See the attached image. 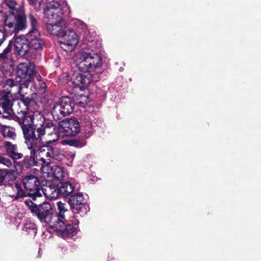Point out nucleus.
I'll use <instances>...</instances> for the list:
<instances>
[{
    "instance_id": "f257e3e1",
    "label": "nucleus",
    "mask_w": 261,
    "mask_h": 261,
    "mask_svg": "<svg viewBox=\"0 0 261 261\" xmlns=\"http://www.w3.org/2000/svg\"><path fill=\"white\" fill-rule=\"evenodd\" d=\"M24 203L43 225H48L49 228L57 232L58 236L68 239L76 235L79 220L74 217L71 218L67 216L68 212L65 203L61 201L57 203L59 214L54 215L51 205L48 202H43L38 206L31 200L27 199Z\"/></svg>"
},
{
    "instance_id": "f03ea898",
    "label": "nucleus",
    "mask_w": 261,
    "mask_h": 261,
    "mask_svg": "<svg viewBox=\"0 0 261 261\" xmlns=\"http://www.w3.org/2000/svg\"><path fill=\"white\" fill-rule=\"evenodd\" d=\"M75 62L79 69L72 75L70 82L75 87L84 90L89 84L97 79L91 72L102 66V59L97 53L87 49L81 50L75 56Z\"/></svg>"
},
{
    "instance_id": "7ed1b4c3",
    "label": "nucleus",
    "mask_w": 261,
    "mask_h": 261,
    "mask_svg": "<svg viewBox=\"0 0 261 261\" xmlns=\"http://www.w3.org/2000/svg\"><path fill=\"white\" fill-rule=\"evenodd\" d=\"M5 87L10 88L6 93H3L0 98V115L2 117L8 118L12 114L19 115L22 117L25 115L28 109L27 100H14L13 103L10 102V97L12 95L19 94L21 95V87L15 85L12 79H8L6 81Z\"/></svg>"
},
{
    "instance_id": "20e7f679",
    "label": "nucleus",
    "mask_w": 261,
    "mask_h": 261,
    "mask_svg": "<svg viewBox=\"0 0 261 261\" xmlns=\"http://www.w3.org/2000/svg\"><path fill=\"white\" fill-rule=\"evenodd\" d=\"M3 5L7 6L10 9L6 12L0 11V18L3 21L5 29L13 33H17L27 28L26 16L23 7H18L14 0H3ZM2 20L0 18V21Z\"/></svg>"
},
{
    "instance_id": "39448f33",
    "label": "nucleus",
    "mask_w": 261,
    "mask_h": 261,
    "mask_svg": "<svg viewBox=\"0 0 261 261\" xmlns=\"http://www.w3.org/2000/svg\"><path fill=\"white\" fill-rule=\"evenodd\" d=\"M36 132L37 137L34 132L29 137L24 139L28 148L39 147L38 149L39 152L40 147L44 145L49 146V143L57 141L60 137L58 126L52 122H46L40 128H37Z\"/></svg>"
},
{
    "instance_id": "423d86ee",
    "label": "nucleus",
    "mask_w": 261,
    "mask_h": 261,
    "mask_svg": "<svg viewBox=\"0 0 261 261\" xmlns=\"http://www.w3.org/2000/svg\"><path fill=\"white\" fill-rule=\"evenodd\" d=\"M30 4L34 6L36 9L46 3L44 14L47 19L51 22L55 21L64 20V17L69 16L70 13V8L66 0H28Z\"/></svg>"
},
{
    "instance_id": "0eeeda50",
    "label": "nucleus",
    "mask_w": 261,
    "mask_h": 261,
    "mask_svg": "<svg viewBox=\"0 0 261 261\" xmlns=\"http://www.w3.org/2000/svg\"><path fill=\"white\" fill-rule=\"evenodd\" d=\"M40 159L42 164V170L46 171L45 167L49 165L53 160L64 162L68 166H72L75 156L74 152L67 151L62 152L57 147L44 145L40 147Z\"/></svg>"
},
{
    "instance_id": "6e6552de",
    "label": "nucleus",
    "mask_w": 261,
    "mask_h": 261,
    "mask_svg": "<svg viewBox=\"0 0 261 261\" xmlns=\"http://www.w3.org/2000/svg\"><path fill=\"white\" fill-rule=\"evenodd\" d=\"M45 123L44 117L39 111L24 115L21 125L24 137H29L35 129L37 130V128H40Z\"/></svg>"
},
{
    "instance_id": "1a4fd4ad",
    "label": "nucleus",
    "mask_w": 261,
    "mask_h": 261,
    "mask_svg": "<svg viewBox=\"0 0 261 261\" xmlns=\"http://www.w3.org/2000/svg\"><path fill=\"white\" fill-rule=\"evenodd\" d=\"M35 72L34 66L31 63L23 62L19 63L16 69V81L13 80L15 82V85L20 86L21 90H22L23 86L27 87L28 86L26 84L20 85L19 83L21 82L22 80H24L25 82L30 81Z\"/></svg>"
},
{
    "instance_id": "9d476101",
    "label": "nucleus",
    "mask_w": 261,
    "mask_h": 261,
    "mask_svg": "<svg viewBox=\"0 0 261 261\" xmlns=\"http://www.w3.org/2000/svg\"><path fill=\"white\" fill-rule=\"evenodd\" d=\"M59 136H75L81 130L79 122L74 118L65 119L58 125Z\"/></svg>"
},
{
    "instance_id": "9b49d317",
    "label": "nucleus",
    "mask_w": 261,
    "mask_h": 261,
    "mask_svg": "<svg viewBox=\"0 0 261 261\" xmlns=\"http://www.w3.org/2000/svg\"><path fill=\"white\" fill-rule=\"evenodd\" d=\"M73 111V103L70 99L67 97H63L54 105L51 114L55 119L58 120L70 114Z\"/></svg>"
},
{
    "instance_id": "f8f14e48",
    "label": "nucleus",
    "mask_w": 261,
    "mask_h": 261,
    "mask_svg": "<svg viewBox=\"0 0 261 261\" xmlns=\"http://www.w3.org/2000/svg\"><path fill=\"white\" fill-rule=\"evenodd\" d=\"M21 166L14 162L12 169H0V186L11 187L16 179V175L21 172Z\"/></svg>"
},
{
    "instance_id": "ddd939ff",
    "label": "nucleus",
    "mask_w": 261,
    "mask_h": 261,
    "mask_svg": "<svg viewBox=\"0 0 261 261\" xmlns=\"http://www.w3.org/2000/svg\"><path fill=\"white\" fill-rule=\"evenodd\" d=\"M60 41L61 48L66 51L73 50L79 43V37L73 30L68 29L64 31Z\"/></svg>"
},
{
    "instance_id": "4468645a",
    "label": "nucleus",
    "mask_w": 261,
    "mask_h": 261,
    "mask_svg": "<svg viewBox=\"0 0 261 261\" xmlns=\"http://www.w3.org/2000/svg\"><path fill=\"white\" fill-rule=\"evenodd\" d=\"M72 213L79 214L82 216L89 211L88 207L85 204L83 194L79 193L71 196L69 199Z\"/></svg>"
},
{
    "instance_id": "2eb2a0df",
    "label": "nucleus",
    "mask_w": 261,
    "mask_h": 261,
    "mask_svg": "<svg viewBox=\"0 0 261 261\" xmlns=\"http://www.w3.org/2000/svg\"><path fill=\"white\" fill-rule=\"evenodd\" d=\"M9 44L11 45V46L13 45L15 53L21 57L25 56L29 51L28 39L23 35L14 36L10 41Z\"/></svg>"
},
{
    "instance_id": "dca6fc26",
    "label": "nucleus",
    "mask_w": 261,
    "mask_h": 261,
    "mask_svg": "<svg viewBox=\"0 0 261 261\" xmlns=\"http://www.w3.org/2000/svg\"><path fill=\"white\" fill-rule=\"evenodd\" d=\"M23 184L28 195L31 196H37L39 194V186L40 182L38 178L34 175H27L23 179Z\"/></svg>"
},
{
    "instance_id": "f3484780",
    "label": "nucleus",
    "mask_w": 261,
    "mask_h": 261,
    "mask_svg": "<svg viewBox=\"0 0 261 261\" xmlns=\"http://www.w3.org/2000/svg\"><path fill=\"white\" fill-rule=\"evenodd\" d=\"M48 166L45 167L46 171L42 170L41 164V170L43 173H46L48 175H51L53 178L57 180H63L68 176V173L63 167L59 166H53L48 169Z\"/></svg>"
},
{
    "instance_id": "a211bd4d",
    "label": "nucleus",
    "mask_w": 261,
    "mask_h": 261,
    "mask_svg": "<svg viewBox=\"0 0 261 261\" xmlns=\"http://www.w3.org/2000/svg\"><path fill=\"white\" fill-rule=\"evenodd\" d=\"M64 24V20L61 21H55L51 22L47 21V29L48 32L53 35L61 37L64 30L62 29V26Z\"/></svg>"
},
{
    "instance_id": "6ab92c4d",
    "label": "nucleus",
    "mask_w": 261,
    "mask_h": 261,
    "mask_svg": "<svg viewBox=\"0 0 261 261\" xmlns=\"http://www.w3.org/2000/svg\"><path fill=\"white\" fill-rule=\"evenodd\" d=\"M4 145L7 154L13 160H18L22 158V154L17 151L16 145L12 144L8 141H6Z\"/></svg>"
},
{
    "instance_id": "aec40b11",
    "label": "nucleus",
    "mask_w": 261,
    "mask_h": 261,
    "mask_svg": "<svg viewBox=\"0 0 261 261\" xmlns=\"http://www.w3.org/2000/svg\"><path fill=\"white\" fill-rule=\"evenodd\" d=\"M7 191L9 196L14 200H17L25 195V192L18 183H15L14 186L12 184L11 187H8Z\"/></svg>"
},
{
    "instance_id": "412c9836",
    "label": "nucleus",
    "mask_w": 261,
    "mask_h": 261,
    "mask_svg": "<svg viewBox=\"0 0 261 261\" xmlns=\"http://www.w3.org/2000/svg\"><path fill=\"white\" fill-rule=\"evenodd\" d=\"M39 147L28 148L31 150L30 158L28 160V165L30 166H37V161L39 162V164L41 165V162L40 160V157L39 152L38 149Z\"/></svg>"
},
{
    "instance_id": "4be33fe9",
    "label": "nucleus",
    "mask_w": 261,
    "mask_h": 261,
    "mask_svg": "<svg viewBox=\"0 0 261 261\" xmlns=\"http://www.w3.org/2000/svg\"><path fill=\"white\" fill-rule=\"evenodd\" d=\"M45 195L50 199H56L60 195L58 186L51 184L44 189Z\"/></svg>"
},
{
    "instance_id": "5701e85b",
    "label": "nucleus",
    "mask_w": 261,
    "mask_h": 261,
    "mask_svg": "<svg viewBox=\"0 0 261 261\" xmlns=\"http://www.w3.org/2000/svg\"><path fill=\"white\" fill-rule=\"evenodd\" d=\"M58 187L60 195L64 197L69 196L74 190V187L69 182L61 183Z\"/></svg>"
},
{
    "instance_id": "b1692460",
    "label": "nucleus",
    "mask_w": 261,
    "mask_h": 261,
    "mask_svg": "<svg viewBox=\"0 0 261 261\" xmlns=\"http://www.w3.org/2000/svg\"><path fill=\"white\" fill-rule=\"evenodd\" d=\"M1 131L3 136L6 138L14 139L16 136L14 129L9 126H2L1 127Z\"/></svg>"
},
{
    "instance_id": "393cba45",
    "label": "nucleus",
    "mask_w": 261,
    "mask_h": 261,
    "mask_svg": "<svg viewBox=\"0 0 261 261\" xmlns=\"http://www.w3.org/2000/svg\"><path fill=\"white\" fill-rule=\"evenodd\" d=\"M43 44V41L41 39L32 40L29 41V48L39 50L42 48Z\"/></svg>"
},
{
    "instance_id": "a878e982",
    "label": "nucleus",
    "mask_w": 261,
    "mask_h": 261,
    "mask_svg": "<svg viewBox=\"0 0 261 261\" xmlns=\"http://www.w3.org/2000/svg\"><path fill=\"white\" fill-rule=\"evenodd\" d=\"M29 42L32 40L41 39L40 34L37 29H31L27 35Z\"/></svg>"
},
{
    "instance_id": "bb28decb",
    "label": "nucleus",
    "mask_w": 261,
    "mask_h": 261,
    "mask_svg": "<svg viewBox=\"0 0 261 261\" xmlns=\"http://www.w3.org/2000/svg\"><path fill=\"white\" fill-rule=\"evenodd\" d=\"M23 230L30 233L32 232L33 235H35L37 233L36 225L31 222L27 223L23 227Z\"/></svg>"
},
{
    "instance_id": "cd10ccee",
    "label": "nucleus",
    "mask_w": 261,
    "mask_h": 261,
    "mask_svg": "<svg viewBox=\"0 0 261 261\" xmlns=\"http://www.w3.org/2000/svg\"><path fill=\"white\" fill-rule=\"evenodd\" d=\"M71 23L75 27L83 30H86L87 28L86 24L78 19L72 18Z\"/></svg>"
},
{
    "instance_id": "c85d7f7f",
    "label": "nucleus",
    "mask_w": 261,
    "mask_h": 261,
    "mask_svg": "<svg viewBox=\"0 0 261 261\" xmlns=\"http://www.w3.org/2000/svg\"><path fill=\"white\" fill-rule=\"evenodd\" d=\"M11 50V45L9 44L7 47L3 50V53L0 54V61L8 59V54Z\"/></svg>"
},
{
    "instance_id": "c756f323",
    "label": "nucleus",
    "mask_w": 261,
    "mask_h": 261,
    "mask_svg": "<svg viewBox=\"0 0 261 261\" xmlns=\"http://www.w3.org/2000/svg\"><path fill=\"white\" fill-rule=\"evenodd\" d=\"M0 164H2L9 168H11L10 169H12L14 166V164H12L10 160L1 155Z\"/></svg>"
},
{
    "instance_id": "7c9ffc66",
    "label": "nucleus",
    "mask_w": 261,
    "mask_h": 261,
    "mask_svg": "<svg viewBox=\"0 0 261 261\" xmlns=\"http://www.w3.org/2000/svg\"><path fill=\"white\" fill-rule=\"evenodd\" d=\"M80 101L77 102V105L81 107H84L88 102H89V100L88 96L80 95L79 98Z\"/></svg>"
},
{
    "instance_id": "2f4dec72",
    "label": "nucleus",
    "mask_w": 261,
    "mask_h": 261,
    "mask_svg": "<svg viewBox=\"0 0 261 261\" xmlns=\"http://www.w3.org/2000/svg\"><path fill=\"white\" fill-rule=\"evenodd\" d=\"M83 130L85 135H89L92 132V124L90 122H87L86 126L84 127Z\"/></svg>"
},
{
    "instance_id": "473e14b6",
    "label": "nucleus",
    "mask_w": 261,
    "mask_h": 261,
    "mask_svg": "<svg viewBox=\"0 0 261 261\" xmlns=\"http://www.w3.org/2000/svg\"><path fill=\"white\" fill-rule=\"evenodd\" d=\"M29 19L32 26V29H37L38 23L36 19L32 14L29 15Z\"/></svg>"
},
{
    "instance_id": "72a5a7b5",
    "label": "nucleus",
    "mask_w": 261,
    "mask_h": 261,
    "mask_svg": "<svg viewBox=\"0 0 261 261\" xmlns=\"http://www.w3.org/2000/svg\"><path fill=\"white\" fill-rule=\"evenodd\" d=\"M39 85L40 86V92H44L45 89L46 88V86L45 84L43 82H39Z\"/></svg>"
},
{
    "instance_id": "f704fd0d",
    "label": "nucleus",
    "mask_w": 261,
    "mask_h": 261,
    "mask_svg": "<svg viewBox=\"0 0 261 261\" xmlns=\"http://www.w3.org/2000/svg\"><path fill=\"white\" fill-rule=\"evenodd\" d=\"M36 79L39 82H42L41 76L39 74H38L36 75Z\"/></svg>"
}]
</instances>
